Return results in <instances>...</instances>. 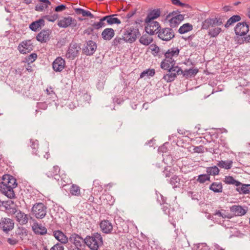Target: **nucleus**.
<instances>
[{"label": "nucleus", "mask_w": 250, "mask_h": 250, "mask_svg": "<svg viewBox=\"0 0 250 250\" xmlns=\"http://www.w3.org/2000/svg\"><path fill=\"white\" fill-rule=\"evenodd\" d=\"M17 186L16 180L12 176L5 174L3 176L2 181L0 183V190L9 198L15 196L13 188Z\"/></svg>", "instance_id": "nucleus-1"}, {"label": "nucleus", "mask_w": 250, "mask_h": 250, "mask_svg": "<svg viewBox=\"0 0 250 250\" xmlns=\"http://www.w3.org/2000/svg\"><path fill=\"white\" fill-rule=\"evenodd\" d=\"M180 50L178 47H172L165 53V59L162 62L161 66L163 69H168L175 64V58L179 55Z\"/></svg>", "instance_id": "nucleus-2"}, {"label": "nucleus", "mask_w": 250, "mask_h": 250, "mask_svg": "<svg viewBox=\"0 0 250 250\" xmlns=\"http://www.w3.org/2000/svg\"><path fill=\"white\" fill-rule=\"evenodd\" d=\"M103 244V238L100 233H94L91 236H87L85 238V244L91 250H98Z\"/></svg>", "instance_id": "nucleus-3"}, {"label": "nucleus", "mask_w": 250, "mask_h": 250, "mask_svg": "<svg viewBox=\"0 0 250 250\" xmlns=\"http://www.w3.org/2000/svg\"><path fill=\"white\" fill-rule=\"evenodd\" d=\"M32 214L38 219H42L46 214V207L42 203L35 204L32 208Z\"/></svg>", "instance_id": "nucleus-4"}, {"label": "nucleus", "mask_w": 250, "mask_h": 250, "mask_svg": "<svg viewBox=\"0 0 250 250\" xmlns=\"http://www.w3.org/2000/svg\"><path fill=\"white\" fill-rule=\"evenodd\" d=\"M123 35L126 42L132 43L136 41L140 34L138 29L129 27L125 30Z\"/></svg>", "instance_id": "nucleus-5"}, {"label": "nucleus", "mask_w": 250, "mask_h": 250, "mask_svg": "<svg viewBox=\"0 0 250 250\" xmlns=\"http://www.w3.org/2000/svg\"><path fill=\"white\" fill-rule=\"evenodd\" d=\"M158 37L163 41H169L174 37V33L172 29L165 28L159 30Z\"/></svg>", "instance_id": "nucleus-6"}, {"label": "nucleus", "mask_w": 250, "mask_h": 250, "mask_svg": "<svg viewBox=\"0 0 250 250\" xmlns=\"http://www.w3.org/2000/svg\"><path fill=\"white\" fill-rule=\"evenodd\" d=\"M58 25L61 28H66L68 26H76V21L70 17H63L58 21Z\"/></svg>", "instance_id": "nucleus-7"}, {"label": "nucleus", "mask_w": 250, "mask_h": 250, "mask_svg": "<svg viewBox=\"0 0 250 250\" xmlns=\"http://www.w3.org/2000/svg\"><path fill=\"white\" fill-rule=\"evenodd\" d=\"M147 25L145 27L146 32L149 35H154L158 34L160 25L158 22L156 21H150V22H146Z\"/></svg>", "instance_id": "nucleus-8"}, {"label": "nucleus", "mask_w": 250, "mask_h": 250, "mask_svg": "<svg viewBox=\"0 0 250 250\" xmlns=\"http://www.w3.org/2000/svg\"><path fill=\"white\" fill-rule=\"evenodd\" d=\"M249 31V26L246 22H239L235 25V35L245 36Z\"/></svg>", "instance_id": "nucleus-9"}, {"label": "nucleus", "mask_w": 250, "mask_h": 250, "mask_svg": "<svg viewBox=\"0 0 250 250\" xmlns=\"http://www.w3.org/2000/svg\"><path fill=\"white\" fill-rule=\"evenodd\" d=\"M14 227L13 221L8 218H2L0 220V228L4 232H7Z\"/></svg>", "instance_id": "nucleus-10"}, {"label": "nucleus", "mask_w": 250, "mask_h": 250, "mask_svg": "<svg viewBox=\"0 0 250 250\" xmlns=\"http://www.w3.org/2000/svg\"><path fill=\"white\" fill-rule=\"evenodd\" d=\"M80 49V47L77 43H71L66 54V57L72 59H74L78 56Z\"/></svg>", "instance_id": "nucleus-11"}, {"label": "nucleus", "mask_w": 250, "mask_h": 250, "mask_svg": "<svg viewBox=\"0 0 250 250\" xmlns=\"http://www.w3.org/2000/svg\"><path fill=\"white\" fill-rule=\"evenodd\" d=\"M68 240L75 247L79 248H81L85 244V238L83 239L81 236L75 233L71 234Z\"/></svg>", "instance_id": "nucleus-12"}, {"label": "nucleus", "mask_w": 250, "mask_h": 250, "mask_svg": "<svg viewBox=\"0 0 250 250\" xmlns=\"http://www.w3.org/2000/svg\"><path fill=\"white\" fill-rule=\"evenodd\" d=\"M33 44L30 40L23 41L18 46V50L21 53L26 54L33 50Z\"/></svg>", "instance_id": "nucleus-13"}, {"label": "nucleus", "mask_w": 250, "mask_h": 250, "mask_svg": "<svg viewBox=\"0 0 250 250\" xmlns=\"http://www.w3.org/2000/svg\"><path fill=\"white\" fill-rule=\"evenodd\" d=\"M65 62L64 59L61 57L57 58L52 63L53 70L56 72H61L64 68Z\"/></svg>", "instance_id": "nucleus-14"}, {"label": "nucleus", "mask_w": 250, "mask_h": 250, "mask_svg": "<svg viewBox=\"0 0 250 250\" xmlns=\"http://www.w3.org/2000/svg\"><path fill=\"white\" fill-rule=\"evenodd\" d=\"M100 227L103 232L104 233H111L113 231V225L109 221L104 220L101 222Z\"/></svg>", "instance_id": "nucleus-15"}, {"label": "nucleus", "mask_w": 250, "mask_h": 250, "mask_svg": "<svg viewBox=\"0 0 250 250\" xmlns=\"http://www.w3.org/2000/svg\"><path fill=\"white\" fill-rule=\"evenodd\" d=\"M96 48V43L92 41H89L87 42L86 45L83 49V51L85 54L90 55L95 52Z\"/></svg>", "instance_id": "nucleus-16"}, {"label": "nucleus", "mask_w": 250, "mask_h": 250, "mask_svg": "<svg viewBox=\"0 0 250 250\" xmlns=\"http://www.w3.org/2000/svg\"><path fill=\"white\" fill-rule=\"evenodd\" d=\"M50 33L49 29L42 30L37 36V40L41 42H45L49 40Z\"/></svg>", "instance_id": "nucleus-17"}, {"label": "nucleus", "mask_w": 250, "mask_h": 250, "mask_svg": "<svg viewBox=\"0 0 250 250\" xmlns=\"http://www.w3.org/2000/svg\"><path fill=\"white\" fill-rule=\"evenodd\" d=\"M223 225L226 228V233L230 234V237L233 236L234 222L230 221L229 219H226L223 220Z\"/></svg>", "instance_id": "nucleus-18"}, {"label": "nucleus", "mask_w": 250, "mask_h": 250, "mask_svg": "<svg viewBox=\"0 0 250 250\" xmlns=\"http://www.w3.org/2000/svg\"><path fill=\"white\" fill-rule=\"evenodd\" d=\"M115 35V31L111 28H106L102 32V38L105 41H110Z\"/></svg>", "instance_id": "nucleus-19"}, {"label": "nucleus", "mask_w": 250, "mask_h": 250, "mask_svg": "<svg viewBox=\"0 0 250 250\" xmlns=\"http://www.w3.org/2000/svg\"><path fill=\"white\" fill-rule=\"evenodd\" d=\"M54 237L62 244H66L68 241L67 237L61 231L56 230L53 232Z\"/></svg>", "instance_id": "nucleus-20"}, {"label": "nucleus", "mask_w": 250, "mask_h": 250, "mask_svg": "<svg viewBox=\"0 0 250 250\" xmlns=\"http://www.w3.org/2000/svg\"><path fill=\"white\" fill-rule=\"evenodd\" d=\"M236 88L237 89V95L238 97L247 98L248 96H249L248 101L250 104V93H248L249 91L246 89L245 87H242L241 85H240L239 87L236 86Z\"/></svg>", "instance_id": "nucleus-21"}, {"label": "nucleus", "mask_w": 250, "mask_h": 250, "mask_svg": "<svg viewBox=\"0 0 250 250\" xmlns=\"http://www.w3.org/2000/svg\"><path fill=\"white\" fill-rule=\"evenodd\" d=\"M184 19L183 15L179 14L175 17H172L169 20L170 26L172 27H175L178 25Z\"/></svg>", "instance_id": "nucleus-22"}, {"label": "nucleus", "mask_w": 250, "mask_h": 250, "mask_svg": "<svg viewBox=\"0 0 250 250\" xmlns=\"http://www.w3.org/2000/svg\"><path fill=\"white\" fill-rule=\"evenodd\" d=\"M160 16V10L159 9H154L150 12L147 15L145 22H150L154 21V19H157Z\"/></svg>", "instance_id": "nucleus-23"}, {"label": "nucleus", "mask_w": 250, "mask_h": 250, "mask_svg": "<svg viewBox=\"0 0 250 250\" xmlns=\"http://www.w3.org/2000/svg\"><path fill=\"white\" fill-rule=\"evenodd\" d=\"M235 190L239 192V194H246V192L247 190L246 188L248 186V184H243L238 180H235Z\"/></svg>", "instance_id": "nucleus-24"}, {"label": "nucleus", "mask_w": 250, "mask_h": 250, "mask_svg": "<svg viewBox=\"0 0 250 250\" xmlns=\"http://www.w3.org/2000/svg\"><path fill=\"white\" fill-rule=\"evenodd\" d=\"M32 229L37 234L43 235L47 232V229L45 227L38 223H34L32 226Z\"/></svg>", "instance_id": "nucleus-25"}, {"label": "nucleus", "mask_w": 250, "mask_h": 250, "mask_svg": "<svg viewBox=\"0 0 250 250\" xmlns=\"http://www.w3.org/2000/svg\"><path fill=\"white\" fill-rule=\"evenodd\" d=\"M51 3L48 0H40V2L37 4L35 10L37 11H43L46 9Z\"/></svg>", "instance_id": "nucleus-26"}, {"label": "nucleus", "mask_w": 250, "mask_h": 250, "mask_svg": "<svg viewBox=\"0 0 250 250\" xmlns=\"http://www.w3.org/2000/svg\"><path fill=\"white\" fill-rule=\"evenodd\" d=\"M44 25V21L43 19H39L35 21L32 22L29 26V28L34 31H36L39 28H41Z\"/></svg>", "instance_id": "nucleus-27"}, {"label": "nucleus", "mask_w": 250, "mask_h": 250, "mask_svg": "<svg viewBox=\"0 0 250 250\" xmlns=\"http://www.w3.org/2000/svg\"><path fill=\"white\" fill-rule=\"evenodd\" d=\"M16 218L20 223L21 224H26L28 221V215L20 211L17 212Z\"/></svg>", "instance_id": "nucleus-28"}, {"label": "nucleus", "mask_w": 250, "mask_h": 250, "mask_svg": "<svg viewBox=\"0 0 250 250\" xmlns=\"http://www.w3.org/2000/svg\"><path fill=\"white\" fill-rule=\"evenodd\" d=\"M233 163L232 160H221L218 162L217 166L220 168L229 169L232 167Z\"/></svg>", "instance_id": "nucleus-29"}, {"label": "nucleus", "mask_w": 250, "mask_h": 250, "mask_svg": "<svg viewBox=\"0 0 250 250\" xmlns=\"http://www.w3.org/2000/svg\"><path fill=\"white\" fill-rule=\"evenodd\" d=\"M248 210L247 206L235 205V216H242L246 214Z\"/></svg>", "instance_id": "nucleus-30"}, {"label": "nucleus", "mask_w": 250, "mask_h": 250, "mask_svg": "<svg viewBox=\"0 0 250 250\" xmlns=\"http://www.w3.org/2000/svg\"><path fill=\"white\" fill-rule=\"evenodd\" d=\"M218 22L217 19H208L206 20L202 24V28L207 29L210 26H213L215 25V23Z\"/></svg>", "instance_id": "nucleus-31"}, {"label": "nucleus", "mask_w": 250, "mask_h": 250, "mask_svg": "<svg viewBox=\"0 0 250 250\" xmlns=\"http://www.w3.org/2000/svg\"><path fill=\"white\" fill-rule=\"evenodd\" d=\"M116 16V15H111L105 16L106 21L108 24H119L121 23L120 20L119 19L115 17Z\"/></svg>", "instance_id": "nucleus-32"}, {"label": "nucleus", "mask_w": 250, "mask_h": 250, "mask_svg": "<svg viewBox=\"0 0 250 250\" xmlns=\"http://www.w3.org/2000/svg\"><path fill=\"white\" fill-rule=\"evenodd\" d=\"M209 189L214 192H221L223 190L222 185L220 182H214L210 185Z\"/></svg>", "instance_id": "nucleus-33"}, {"label": "nucleus", "mask_w": 250, "mask_h": 250, "mask_svg": "<svg viewBox=\"0 0 250 250\" xmlns=\"http://www.w3.org/2000/svg\"><path fill=\"white\" fill-rule=\"evenodd\" d=\"M153 41L152 38L147 35H143L139 39L140 42L145 45H148Z\"/></svg>", "instance_id": "nucleus-34"}, {"label": "nucleus", "mask_w": 250, "mask_h": 250, "mask_svg": "<svg viewBox=\"0 0 250 250\" xmlns=\"http://www.w3.org/2000/svg\"><path fill=\"white\" fill-rule=\"evenodd\" d=\"M192 28V25L191 24L187 23L184 24L179 28L178 32L180 34H183L191 31Z\"/></svg>", "instance_id": "nucleus-35"}, {"label": "nucleus", "mask_w": 250, "mask_h": 250, "mask_svg": "<svg viewBox=\"0 0 250 250\" xmlns=\"http://www.w3.org/2000/svg\"><path fill=\"white\" fill-rule=\"evenodd\" d=\"M106 21L105 16L101 18L99 21L95 22L92 24V26L95 29H99L102 27H104L106 26V23L105 22Z\"/></svg>", "instance_id": "nucleus-36"}, {"label": "nucleus", "mask_w": 250, "mask_h": 250, "mask_svg": "<svg viewBox=\"0 0 250 250\" xmlns=\"http://www.w3.org/2000/svg\"><path fill=\"white\" fill-rule=\"evenodd\" d=\"M69 191L72 195L76 196H81V188L75 184H73L71 186Z\"/></svg>", "instance_id": "nucleus-37"}, {"label": "nucleus", "mask_w": 250, "mask_h": 250, "mask_svg": "<svg viewBox=\"0 0 250 250\" xmlns=\"http://www.w3.org/2000/svg\"><path fill=\"white\" fill-rule=\"evenodd\" d=\"M219 169L217 166L208 167L206 172L209 175L215 176L219 174Z\"/></svg>", "instance_id": "nucleus-38"}, {"label": "nucleus", "mask_w": 250, "mask_h": 250, "mask_svg": "<svg viewBox=\"0 0 250 250\" xmlns=\"http://www.w3.org/2000/svg\"><path fill=\"white\" fill-rule=\"evenodd\" d=\"M198 72L197 68H190L183 71V75L186 77H190L195 76Z\"/></svg>", "instance_id": "nucleus-39"}, {"label": "nucleus", "mask_w": 250, "mask_h": 250, "mask_svg": "<svg viewBox=\"0 0 250 250\" xmlns=\"http://www.w3.org/2000/svg\"><path fill=\"white\" fill-rule=\"evenodd\" d=\"M125 42H126L124 35L122 37H116L112 41V44L113 46H117L123 44Z\"/></svg>", "instance_id": "nucleus-40"}, {"label": "nucleus", "mask_w": 250, "mask_h": 250, "mask_svg": "<svg viewBox=\"0 0 250 250\" xmlns=\"http://www.w3.org/2000/svg\"><path fill=\"white\" fill-rule=\"evenodd\" d=\"M214 215L216 216L221 217L224 219H231L232 217L231 215L229 214L225 210H216Z\"/></svg>", "instance_id": "nucleus-41"}, {"label": "nucleus", "mask_w": 250, "mask_h": 250, "mask_svg": "<svg viewBox=\"0 0 250 250\" xmlns=\"http://www.w3.org/2000/svg\"><path fill=\"white\" fill-rule=\"evenodd\" d=\"M76 12L79 14H82L83 17H89L91 19L94 18V15L89 11H86L82 8H77Z\"/></svg>", "instance_id": "nucleus-42"}, {"label": "nucleus", "mask_w": 250, "mask_h": 250, "mask_svg": "<svg viewBox=\"0 0 250 250\" xmlns=\"http://www.w3.org/2000/svg\"><path fill=\"white\" fill-rule=\"evenodd\" d=\"M176 77V75H175V72H171L170 70H168V73L164 75L163 79L166 81L169 82L173 81Z\"/></svg>", "instance_id": "nucleus-43"}, {"label": "nucleus", "mask_w": 250, "mask_h": 250, "mask_svg": "<svg viewBox=\"0 0 250 250\" xmlns=\"http://www.w3.org/2000/svg\"><path fill=\"white\" fill-rule=\"evenodd\" d=\"M170 184L173 188L179 187L180 185L179 178L177 176H173L170 179Z\"/></svg>", "instance_id": "nucleus-44"}, {"label": "nucleus", "mask_w": 250, "mask_h": 250, "mask_svg": "<svg viewBox=\"0 0 250 250\" xmlns=\"http://www.w3.org/2000/svg\"><path fill=\"white\" fill-rule=\"evenodd\" d=\"M155 74V71L154 69H147L144 71L140 74V78H143L146 76H153Z\"/></svg>", "instance_id": "nucleus-45"}, {"label": "nucleus", "mask_w": 250, "mask_h": 250, "mask_svg": "<svg viewBox=\"0 0 250 250\" xmlns=\"http://www.w3.org/2000/svg\"><path fill=\"white\" fill-rule=\"evenodd\" d=\"M221 29L219 27L211 29L208 31V35L212 37H216L221 32Z\"/></svg>", "instance_id": "nucleus-46"}, {"label": "nucleus", "mask_w": 250, "mask_h": 250, "mask_svg": "<svg viewBox=\"0 0 250 250\" xmlns=\"http://www.w3.org/2000/svg\"><path fill=\"white\" fill-rule=\"evenodd\" d=\"M167 70H170V72H173L175 73V75H180L181 74H183V71L178 66H174V65L171 66L169 69Z\"/></svg>", "instance_id": "nucleus-47"}, {"label": "nucleus", "mask_w": 250, "mask_h": 250, "mask_svg": "<svg viewBox=\"0 0 250 250\" xmlns=\"http://www.w3.org/2000/svg\"><path fill=\"white\" fill-rule=\"evenodd\" d=\"M60 171V168L58 166H54L53 168V170L49 171L47 173V176L49 177H52L53 175L58 177L57 175Z\"/></svg>", "instance_id": "nucleus-48"}, {"label": "nucleus", "mask_w": 250, "mask_h": 250, "mask_svg": "<svg viewBox=\"0 0 250 250\" xmlns=\"http://www.w3.org/2000/svg\"><path fill=\"white\" fill-rule=\"evenodd\" d=\"M210 177L207 174H201L198 176L197 181L200 183H204L207 181L209 180Z\"/></svg>", "instance_id": "nucleus-49"}, {"label": "nucleus", "mask_w": 250, "mask_h": 250, "mask_svg": "<svg viewBox=\"0 0 250 250\" xmlns=\"http://www.w3.org/2000/svg\"><path fill=\"white\" fill-rule=\"evenodd\" d=\"M150 48L152 51V54L154 56H157L159 55V52L160 51V48L158 46H157L155 44H151L150 45Z\"/></svg>", "instance_id": "nucleus-50"}, {"label": "nucleus", "mask_w": 250, "mask_h": 250, "mask_svg": "<svg viewBox=\"0 0 250 250\" xmlns=\"http://www.w3.org/2000/svg\"><path fill=\"white\" fill-rule=\"evenodd\" d=\"M44 18L49 21L54 22L58 19V15L57 14H54L53 15H46Z\"/></svg>", "instance_id": "nucleus-51"}, {"label": "nucleus", "mask_w": 250, "mask_h": 250, "mask_svg": "<svg viewBox=\"0 0 250 250\" xmlns=\"http://www.w3.org/2000/svg\"><path fill=\"white\" fill-rule=\"evenodd\" d=\"M223 181L227 184H234V178L232 176H225Z\"/></svg>", "instance_id": "nucleus-52"}, {"label": "nucleus", "mask_w": 250, "mask_h": 250, "mask_svg": "<svg viewBox=\"0 0 250 250\" xmlns=\"http://www.w3.org/2000/svg\"><path fill=\"white\" fill-rule=\"evenodd\" d=\"M37 58V55L35 53H32L27 56L26 58V61L28 62H33Z\"/></svg>", "instance_id": "nucleus-53"}, {"label": "nucleus", "mask_w": 250, "mask_h": 250, "mask_svg": "<svg viewBox=\"0 0 250 250\" xmlns=\"http://www.w3.org/2000/svg\"><path fill=\"white\" fill-rule=\"evenodd\" d=\"M193 150L194 152H197L198 153H203L204 152V147L202 146H195Z\"/></svg>", "instance_id": "nucleus-54"}, {"label": "nucleus", "mask_w": 250, "mask_h": 250, "mask_svg": "<svg viewBox=\"0 0 250 250\" xmlns=\"http://www.w3.org/2000/svg\"><path fill=\"white\" fill-rule=\"evenodd\" d=\"M64 248L63 246L61 244L57 243L52 247L50 250H63Z\"/></svg>", "instance_id": "nucleus-55"}, {"label": "nucleus", "mask_w": 250, "mask_h": 250, "mask_svg": "<svg viewBox=\"0 0 250 250\" xmlns=\"http://www.w3.org/2000/svg\"><path fill=\"white\" fill-rule=\"evenodd\" d=\"M66 9V6L63 4L58 5L55 7V10L56 12H61Z\"/></svg>", "instance_id": "nucleus-56"}, {"label": "nucleus", "mask_w": 250, "mask_h": 250, "mask_svg": "<svg viewBox=\"0 0 250 250\" xmlns=\"http://www.w3.org/2000/svg\"><path fill=\"white\" fill-rule=\"evenodd\" d=\"M234 22V15L232 16L227 22L225 26L226 27H228L229 25Z\"/></svg>", "instance_id": "nucleus-57"}, {"label": "nucleus", "mask_w": 250, "mask_h": 250, "mask_svg": "<svg viewBox=\"0 0 250 250\" xmlns=\"http://www.w3.org/2000/svg\"><path fill=\"white\" fill-rule=\"evenodd\" d=\"M235 41L237 42L238 44H242L245 42L244 40V36H237L235 39Z\"/></svg>", "instance_id": "nucleus-58"}, {"label": "nucleus", "mask_w": 250, "mask_h": 250, "mask_svg": "<svg viewBox=\"0 0 250 250\" xmlns=\"http://www.w3.org/2000/svg\"><path fill=\"white\" fill-rule=\"evenodd\" d=\"M31 143H32L31 146L33 149H35L38 146V141L37 140H30Z\"/></svg>", "instance_id": "nucleus-59"}, {"label": "nucleus", "mask_w": 250, "mask_h": 250, "mask_svg": "<svg viewBox=\"0 0 250 250\" xmlns=\"http://www.w3.org/2000/svg\"><path fill=\"white\" fill-rule=\"evenodd\" d=\"M7 242L9 244L14 245L17 243L18 241L15 239L9 238L7 239Z\"/></svg>", "instance_id": "nucleus-60"}, {"label": "nucleus", "mask_w": 250, "mask_h": 250, "mask_svg": "<svg viewBox=\"0 0 250 250\" xmlns=\"http://www.w3.org/2000/svg\"><path fill=\"white\" fill-rule=\"evenodd\" d=\"M172 4L178 5L180 6H183L184 5V4L183 3H182L179 0H171Z\"/></svg>", "instance_id": "nucleus-61"}, {"label": "nucleus", "mask_w": 250, "mask_h": 250, "mask_svg": "<svg viewBox=\"0 0 250 250\" xmlns=\"http://www.w3.org/2000/svg\"><path fill=\"white\" fill-rule=\"evenodd\" d=\"M93 27H88L83 31V33L84 34L90 35L93 31Z\"/></svg>", "instance_id": "nucleus-62"}, {"label": "nucleus", "mask_w": 250, "mask_h": 250, "mask_svg": "<svg viewBox=\"0 0 250 250\" xmlns=\"http://www.w3.org/2000/svg\"><path fill=\"white\" fill-rule=\"evenodd\" d=\"M197 249L199 250H202L204 247H207V245L206 243H199L196 245Z\"/></svg>", "instance_id": "nucleus-63"}, {"label": "nucleus", "mask_w": 250, "mask_h": 250, "mask_svg": "<svg viewBox=\"0 0 250 250\" xmlns=\"http://www.w3.org/2000/svg\"><path fill=\"white\" fill-rule=\"evenodd\" d=\"M37 106L39 108H41L42 109H45L47 108V105L45 103H38Z\"/></svg>", "instance_id": "nucleus-64"}]
</instances>
